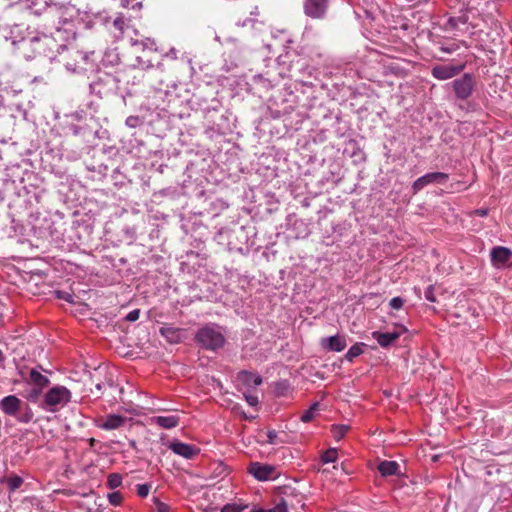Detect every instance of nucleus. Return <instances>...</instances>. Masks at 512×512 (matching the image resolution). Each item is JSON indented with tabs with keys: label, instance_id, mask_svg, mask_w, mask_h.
<instances>
[{
	"label": "nucleus",
	"instance_id": "nucleus-1",
	"mask_svg": "<svg viewBox=\"0 0 512 512\" xmlns=\"http://www.w3.org/2000/svg\"><path fill=\"white\" fill-rule=\"evenodd\" d=\"M7 41H11L15 51L26 59H32L36 52H39L40 45L45 44L52 50L55 46L52 34H42V36L28 37L24 34H12L6 37Z\"/></svg>",
	"mask_w": 512,
	"mask_h": 512
},
{
	"label": "nucleus",
	"instance_id": "nucleus-2",
	"mask_svg": "<svg viewBox=\"0 0 512 512\" xmlns=\"http://www.w3.org/2000/svg\"><path fill=\"white\" fill-rule=\"evenodd\" d=\"M196 341L208 350H217L225 344L224 331L218 325H207L196 333Z\"/></svg>",
	"mask_w": 512,
	"mask_h": 512
},
{
	"label": "nucleus",
	"instance_id": "nucleus-3",
	"mask_svg": "<svg viewBox=\"0 0 512 512\" xmlns=\"http://www.w3.org/2000/svg\"><path fill=\"white\" fill-rule=\"evenodd\" d=\"M71 394L65 386H54L50 388L44 397L46 409L55 411L58 408L67 404L70 400Z\"/></svg>",
	"mask_w": 512,
	"mask_h": 512
},
{
	"label": "nucleus",
	"instance_id": "nucleus-4",
	"mask_svg": "<svg viewBox=\"0 0 512 512\" xmlns=\"http://www.w3.org/2000/svg\"><path fill=\"white\" fill-rule=\"evenodd\" d=\"M248 473L260 482L271 481L278 477V472L274 466L259 462L251 463L248 467Z\"/></svg>",
	"mask_w": 512,
	"mask_h": 512
},
{
	"label": "nucleus",
	"instance_id": "nucleus-5",
	"mask_svg": "<svg viewBox=\"0 0 512 512\" xmlns=\"http://www.w3.org/2000/svg\"><path fill=\"white\" fill-rule=\"evenodd\" d=\"M408 330L404 325H396L394 327V331L390 332H380L374 331L372 332V338L376 340L378 345L382 348H387L391 346L394 342H396L401 335L406 333Z\"/></svg>",
	"mask_w": 512,
	"mask_h": 512
},
{
	"label": "nucleus",
	"instance_id": "nucleus-6",
	"mask_svg": "<svg viewBox=\"0 0 512 512\" xmlns=\"http://www.w3.org/2000/svg\"><path fill=\"white\" fill-rule=\"evenodd\" d=\"M511 258L512 250L507 247L496 246L490 251L491 264L496 269H502L507 266Z\"/></svg>",
	"mask_w": 512,
	"mask_h": 512
},
{
	"label": "nucleus",
	"instance_id": "nucleus-7",
	"mask_svg": "<svg viewBox=\"0 0 512 512\" xmlns=\"http://www.w3.org/2000/svg\"><path fill=\"white\" fill-rule=\"evenodd\" d=\"M448 180V175L445 173L434 172L428 173L413 183V191L417 193L421 189L431 185V183H445Z\"/></svg>",
	"mask_w": 512,
	"mask_h": 512
},
{
	"label": "nucleus",
	"instance_id": "nucleus-8",
	"mask_svg": "<svg viewBox=\"0 0 512 512\" xmlns=\"http://www.w3.org/2000/svg\"><path fill=\"white\" fill-rule=\"evenodd\" d=\"M168 448L176 455L184 459H193L198 453L199 449L194 445L186 444L180 441H172L168 444Z\"/></svg>",
	"mask_w": 512,
	"mask_h": 512
},
{
	"label": "nucleus",
	"instance_id": "nucleus-9",
	"mask_svg": "<svg viewBox=\"0 0 512 512\" xmlns=\"http://www.w3.org/2000/svg\"><path fill=\"white\" fill-rule=\"evenodd\" d=\"M328 0H306L304 3V12L312 18H321L326 13Z\"/></svg>",
	"mask_w": 512,
	"mask_h": 512
},
{
	"label": "nucleus",
	"instance_id": "nucleus-10",
	"mask_svg": "<svg viewBox=\"0 0 512 512\" xmlns=\"http://www.w3.org/2000/svg\"><path fill=\"white\" fill-rule=\"evenodd\" d=\"M461 66L440 65L432 69V76L440 81L452 79L460 73Z\"/></svg>",
	"mask_w": 512,
	"mask_h": 512
},
{
	"label": "nucleus",
	"instance_id": "nucleus-11",
	"mask_svg": "<svg viewBox=\"0 0 512 512\" xmlns=\"http://www.w3.org/2000/svg\"><path fill=\"white\" fill-rule=\"evenodd\" d=\"M453 87L456 95L461 98H467L473 89V82L469 76H464L461 79L454 80Z\"/></svg>",
	"mask_w": 512,
	"mask_h": 512
},
{
	"label": "nucleus",
	"instance_id": "nucleus-12",
	"mask_svg": "<svg viewBox=\"0 0 512 512\" xmlns=\"http://www.w3.org/2000/svg\"><path fill=\"white\" fill-rule=\"evenodd\" d=\"M21 400L16 395L5 396L0 401V410L7 415L14 416L20 409Z\"/></svg>",
	"mask_w": 512,
	"mask_h": 512
},
{
	"label": "nucleus",
	"instance_id": "nucleus-13",
	"mask_svg": "<svg viewBox=\"0 0 512 512\" xmlns=\"http://www.w3.org/2000/svg\"><path fill=\"white\" fill-rule=\"evenodd\" d=\"M322 346L330 351L341 352L346 348L347 343L344 336L334 335L328 338H324L322 340Z\"/></svg>",
	"mask_w": 512,
	"mask_h": 512
},
{
	"label": "nucleus",
	"instance_id": "nucleus-14",
	"mask_svg": "<svg viewBox=\"0 0 512 512\" xmlns=\"http://www.w3.org/2000/svg\"><path fill=\"white\" fill-rule=\"evenodd\" d=\"M179 416L176 414L166 416H153L149 419L150 424H156L164 429H171L179 424Z\"/></svg>",
	"mask_w": 512,
	"mask_h": 512
},
{
	"label": "nucleus",
	"instance_id": "nucleus-15",
	"mask_svg": "<svg viewBox=\"0 0 512 512\" xmlns=\"http://www.w3.org/2000/svg\"><path fill=\"white\" fill-rule=\"evenodd\" d=\"M377 470L382 477L401 475L399 463L396 461H381L377 466Z\"/></svg>",
	"mask_w": 512,
	"mask_h": 512
},
{
	"label": "nucleus",
	"instance_id": "nucleus-16",
	"mask_svg": "<svg viewBox=\"0 0 512 512\" xmlns=\"http://www.w3.org/2000/svg\"><path fill=\"white\" fill-rule=\"evenodd\" d=\"M125 421L126 418L122 415L110 414L98 424V427L104 430H114L124 425Z\"/></svg>",
	"mask_w": 512,
	"mask_h": 512
},
{
	"label": "nucleus",
	"instance_id": "nucleus-17",
	"mask_svg": "<svg viewBox=\"0 0 512 512\" xmlns=\"http://www.w3.org/2000/svg\"><path fill=\"white\" fill-rule=\"evenodd\" d=\"M129 43L132 47H135L137 50L141 49L143 51H158L155 41L148 37L143 39H134L133 37H130Z\"/></svg>",
	"mask_w": 512,
	"mask_h": 512
},
{
	"label": "nucleus",
	"instance_id": "nucleus-18",
	"mask_svg": "<svg viewBox=\"0 0 512 512\" xmlns=\"http://www.w3.org/2000/svg\"><path fill=\"white\" fill-rule=\"evenodd\" d=\"M237 379L239 383L246 387H257V385H261L262 383L260 376L246 371L240 372Z\"/></svg>",
	"mask_w": 512,
	"mask_h": 512
},
{
	"label": "nucleus",
	"instance_id": "nucleus-19",
	"mask_svg": "<svg viewBox=\"0 0 512 512\" xmlns=\"http://www.w3.org/2000/svg\"><path fill=\"white\" fill-rule=\"evenodd\" d=\"M73 54H74L75 64L71 65V64L67 63L65 65L66 69L72 73H79L81 71H84L85 68L81 65V63H85L87 61V59L89 58V56L87 54H83L79 51H74Z\"/></svg>",
	"mask_w": 512,
	"mask_h": 512
},
{
	"label": "nucleus",
	"instance_id": "nucleus-20",
	"mask_svg": "<svg viewBox=\"0 0 512 512\" xmlns=\"http://www.w3.org/2000/svg\"><path fill=\"white\" fill-rule=\"evenodd\" d=\"M160 333L170 343H178L182 337V331L174 327H162Z\"/></svg>",
	"mask_w": 512,
	"mask_h": 512
},
{
	"label": "nucleus",
	"instance_id": "nucleus-21",
	"mask_svg": "<svg viewBox=\"0 0 512 512\" xmlns=\"http://www.w3.org/2000/svg\"><path fill=\"white\" fill-rule=\"evenodd\" d=\"M363 353V344L356 343L349 348L347 351L345 358L347 361H352L354 358L360 356Z\"/></svg>",
	"mask_w": 512,
	"mask_h": 512
},
{
	"label": "nucleus",
	"instance_id": "nucleus-22",
	"mask_svg": "<svg viewBox=\"0 0 512 512\" xmlns=\"http://www.w3.org/2000/svg\"><path fill=\"white\" fill-rule=\"evenodd\" d=\"M319 410V403L318 402H314L309 409H307L302 415H301V420L303 422H310L314 417L315 415L317 414Z\"/></svg>",
	"mask_w": 512,
	"mask_h": 512
},
{
	"label": "nucleus",
	"instance_id": "nucleus-23",
	"mask_svg": "<svg viewBox=\"0 0 512 512\" xmlns=\"http://www.w3.org/2000/svg\"><path fill=\"white\" fill-rule=\"evenodd\" d=\"M349 427L347 425H334L332 427V436L335 440L340 441L348 431Z\"/></svg>",
	"mask_w": 512,
	"mask_h": 512
},
{
	"label": "nucleus",
	"instance_id": "nucleus-24",
	"mask_svg": "<svg viewBox=\"0 0 512 512\" xmlns=\"http://www.w3.org/2000/svg\"><path fill=\"white\" fill-rule=\"evenodd\" d=\"M122 482V476L120 474L113 473L108 476L107 485L111 489H117V487L122 485Z\"/></svg>",
	"mask_w": 512,
	"mask_h": 512
},
{
	"label": "nucleus",
	"instance_id": "nucleus-25",
	"mask_svg": "<svg viewBox=\"0 0 512 512\" xmlns=\"http://www.w3.org/2000/svg\"><path fill=\"white\" fill-rule=\"evenodd\" d=\"M30 378L31 381L39 387H44V385L48 383V379L35 370L31 371Z\"/></svg>",
	"mask_w": 512,
	"mask_h": 512
},
{
	"label": "nucleus",
	"instance_id": "nucleus-26",
	"mask_svg": "<svg viewBox=\"0 0 512 512\" xmlns=\"http://www.w3.org/2000/svg\"><path fill=\"white\" fill-rule=\"evenodd\" d=\"M8 488L10 491H17L23 484V479L19 476H13L8 479Z\"/></svg>",
	"mask_w": 512,
	"mask_h": 512
},
{
	"label": "nucleus",
	"instance_id": "nucleus-27",
	"mask_svg": "<svg viewBox=\"0 0 512 512\" xmlns=\"http://www.w3.org/2000/svg\"><path fill=\"white\" fill-rule=\"evenodd\" d=\"M337 459V450L329 449L322 455V461L324 463H333Z\"/></svg>",
	"mask_w": 512,
	"mask_h": 512
},
{
	"label": "nucleus",
	"instance_id": "nucleus-28",
	"mask_svg": "<svg viewBox=\"0 0 512 512\" xmlns=\"http://www.w3.org/2000/svg\"><path fill=\"white\" fill-rule=\"evenodd\" d=\"M244 508L245 506L237 503H227L222 507L221 512H241Z\"/></svg>",
	"mask_w": 512,
	"mask_h": 512
},
{
	"label": "nucleus",
	"instance_id": "nucleus-29",
	"mask_svg": "<svg viewBox=\"0 0 512 512\" xmlns=\"http://www.w3.org/2000/svg\"><path fill=\"white\" fill-rule=\"evenodd\" d=\"M108 499L112 505L118 506L121 504L123 496L121 492H111L110 494H108Z\"/></svg>",
	"mask_w": 512,
	"mask_h": 512
},
{
	"label": "nucleus",
	"instance_id": "nucleus-30",
	"mask_svg": "<svg viewBox=\"0 0 512 512\" xmlns=\"http://www.w3.org/2000/svg\"><path fill=\"white\" fill-rule=\"evenodd\" d=\"M403 305H404V299L401 298L400 296L392 297L389 301V306L392 309L399 310L403 307Z\"/></svg>",
	"mask_w": 512,
	"mask_h": 512
},
{
	"label": "nucleus",
	"instance_id": "nucleus-31",
	"mask_svg": "<svg viewBox=\"0 0 512 512\" xmlns=\"http://www.w3.org/2000/svg\"><path fill=\"white\" fill-rule=\"evenodd\" d=\"M137 489V495L140 497H146L149 495V491L151 489V486L148 484H141L136 486Z\"/></svg>",
	"mask_w": 512,
	"mask_h": 512
},
{
	"label": "nucleus",
	"instance_id": "nucleus-32",
	"mask_svg": "<svg viewBox=\"0 0 512 512\" xmlns=\"http://www.w3.org/2000/svg\"><path fill=\"white\" fill-rule=\"evenodd\" d=\"M425 298L430 302H436V296L434 292V286L432 284L425 290Z\"/></svg>",
	"mask_w": 512,
	"mask_h": 512
},
{
	"label": "nucleus",
	"instance_id": "nucleus-33",
	"mask_svg": "<svg viewBox=\"0 0 512 512\" xmlns=\"http://www.w3.org/2000/svg\"><path fill=\"white\" fill-rule=\"evenodd\" d=\"M256 24H261L260 22H258L256 19L254 18H247L244 22H243V27L244 28H252V29H260V27H257Z\"/></svg>",
	"mask_w": 512,
	"mask_h": 512
},
{
	"label": "nucleus",
	"instance_id": "nucleus-34",
	"mask_svg": "<svg viewBox=\"0 0 512 512\" xmlns=\"http://www.w3.org/2000/svg\"><path fill=\"white\" fill-rule=\"evenodd\" d=\"M270 512H287V504L284 500H281L273 508L269 509Z\"/></svg>",
	"mask_w": 512,
	"mask_h": 512
},
{
	"label": "nucleus",
	"instance_id": "nucleus-35",
	"mask_svg": "<svg viewBox=\"0 0 512 512\" xmlns=\"http://www.w3.org/2000/svg\"><path fill=\"white\" fill-rule=\"evenodd\" d=\"M458 21H461L462 24H465L466 23V20L462 21V19L459 17V18H449L448 19V22H447V25H446V29H457L458 26H457V22Z\"/></svg>",
	"mask_w": 512,
	"mask_h": 512
},
{
	"label": "nucleus",
	"instance_id": "nucleus-36",
	"mask_svg": "<svg viewBox=\"0 0 512 512\" xmlns=\"http://www.w3.org/2000/svg\"><path fill=\"white\" fill-rule=\"evenodd\" d=\"M139 316H140V310L134 309L126 315L125 319L127 321L134 322L139 319Z\"/></svg>",
	"mask_w": 512,
	"mask_h": 512
},
{
	"label": "nucleus",
	"instance_id": "nucleus-37",
	"mask_svg": "<svg viewBox=\"0 0 512 512\" xmlns=\"http://www.w3.org/2000/svg\"><path fill=\"white\" fill-rule=\"evenodd\" d=\"M154 502L157 512H169V506L166 503L158 499H155Z\"/></svg>",
	"mask_w": 512,
	"mask_h": 512
},
{
	"label": "nucleus",
	"instance_id": "nucleus-38",
	"mask_svg": "<svg viewBox=\"0 0 512 512\" xmlns=\"http://www.w3.org/2000/svg\"><path fill=\"white\" fill-rule=\"evenodd\" d=\"M139 123H140V119L138 116H129L126 119V125L131 128L137 127L139 125Z\"/></svg>",
	"mask_w": 512,
	"mask_h": 512
},
{
	"label": "nucleus",
	"instance_id": "nucleus-39",
	"mask_svg": "<svg viewBox=\"0 0 512 512\" xmlns=\"http://www.w3.org/2000/svg\"><path fill=\"white\" fill-rule=\"evenodd\" d=\"M113 25L115 27V29L119 30V31H123L124 29V18L123 17H117L114 22H113Z\"/></svg>",
	"mask_w": 512,
	"mask_h": 512
},
{
	"label": "nucleus",
	"instance_id": "nucleus-40",
	"mask_svg": "<svg viewBox=\"0 0 512 512\" xmlns=\"http://www.w3.org/2000/svg\"><path fill=\"white\" fill-rule=\"evenodd\" d=\"M245 399L251 406H256L258 403V397L254 394H245Z\"/></svg>",
	"mask_w": 512,
	"mask_h": 512
},
{
	"label": "nucleus",
	"instance_id": "nucleus-41",
	"mask_svg": "<svg viewBox=\"0 0 512 512\" xmlns=\"http://www.w3.org/2000/svg\"><path fill=\"white\" fill-rule=\"evenodd\" d=\"M276 437H277V433L275 431H268L267 432V442L269 444H274Z\"/></svg>",
	"mask_w": 512,
	"mask_h": 512
},
{
	"label": "nucleus",
	"instance_id": "nucleus-42",
	"mask_svg": "<svg viewBox=\"0 0 512 512\" xmlns=\"http://www.w3.org/2000/svg\"><path fill=\"white\" fill-rule=\"evenodd\" d=\"M164 57L174 60L177 58V51L174 48H171L168 52L164 54Z\"/></svg>",
	"mask_w": 512,
	"mask_h": 512
},
{
	"label": "nucleus",
	"instance_id": "nucleus-43",
	"mask_svg": "<svg viewBox=\"0 0 512 512\" xmlns=\"http://www.w3.org/2000/svg\"><path fill=\"white\" fill-rule=\"evenodd\" d=\"M488 213V210L486 208H479V209H476L474 210V214L480 216V217H485Z\"/></svg>",
	"mask_w": 512,
	"mask_h": 512
},
{
	"label": "nucleus",
	"instance_id": "nucleus-44",
	"mask_svg": "<svg viewBox=\"0 0 512 512\" xmlns=\"http://www.w3.org/2000/svg\"><path fill=\"white\" fill-rule=\"evenodd\" d=\"M57 296H58L59 298H63V299H65V300H67V301H71V295H70V294H67V293H65V292H57Z\"/></svg>",
	"mask_w": 512,
	"mask_h": 512
},
{
	"label": "nucleus",
	"instance_id": "nucleus-45",
	"mask_svg": "<svg viewBox=\"0 0 512 512\" xmlns=\"http://www.w3.org/2000/svg\"><path fill=\"white\" fill-rule=\"evenodd\" d=\"M31 15H32V12H31L29 9H26V10L24 11V16H25V18H29Z\"/></svg>",
	"mask_w": 512,
	"mask_h": 512
},
{
	"label": "nucleus",
	"instance_id": "nucleus-46",
	"mask_svg": "<svg viewBox=\"0 0 512 512\" xmlns=\"http://www.w3.org/2000/svg\"><path fill=\"white\" fill-rule=\"evenodd\" d=\"M121 4H122L123 7H128L129 0H121Z\"/></svg>",
	"mask_w": 512,
	"mask_h": 512
},
{
	"label": "nucleus",
	"instance_id": "nucleus-47",
	"mask_svg": "<svg viewBox=\"0 0 512 512\" xmlns=\"http://www.w3.org/2000/svg\"><path fill=\"white\" fill-rule=\"evenodd\" d=\"M253 512H270L269 509H255Z\"/></svg>",
	"mask_w": 512,
	"mask_h": 512
},
{
	"label": "nucleus",
	"instance_id": "nucleus-48",
	"mask_svg": "<svg viewBox=\"0 0 512 512\" xmlns=\"http://www.w3.org/2000/svg\"><path fill=\"white\" fill-rule=\"evenodd\" d=\"M3 105V96L0 95V107Z\"/></svg>",
	"mask_w": 512,
	"mask_h": 512
},
{
	"label": "nucleus",
	"instance_id": "nucleus-49",
	"mask_svg": "<svg viewBox=\"0 0 512 512\" xmlns=\"http://www.w3.org/2000/svg\"><path fill=\"white\" fill-rule=\"evenodd\" d=\"M135 6H136V7H138V8H141V7H142V3H141V2H138V3H136V5H135Z\"/></svg>",
	"mask_w": 512,
	"mask_h": 512
},
{
	"label": "nucleus",
	"instance_id": "nucleus-50",
	"mask_svg": "<svg viewBox=\"0 0 512 512\" xmlns=\"http://www.w3.org/2000/svg\"><path fill=\"white\" fill-rule=\"evenodd\" d=\"M64 47L63 46H58L57 47V52H59V49H63Z\"/></svg>",
	"mask_w": 512,
	"mask_h": 512
},
{
	"label": "nucleus",
	"instance_id": "nucleus-51",
	"mask_svg": "<svg viewBox=\"0 0 512 512\" xmlns=\"http://www.w3.org/2000/svg\"><path fill=\"white\" fill-rule=\"evenodd\" d=\"M415 292H416V293H420L419 288H415Z\"/></svg>",
	"mask_w": 512,
	"mask_h": 512
},
{
	"label": "nucleus",
	"instance_id": "nucleus-52",
	"mask_svg": "<svg viewBox=\"0 0 512 512\" xmlns=\"http://www.w3.org/2000/svg\"><path fill=\"white\" fill-rule=\"evenodd\" d=\"M23 24H15L14 26L15 27H19V26H22Z\"/></svg>",
	"mask_w": 512,
	"mask_h": 512
},
{
	"label": "nucleus",
	"instance_id": "nucleus-53",
	"mask_svg": "<svg viewBox=\"0 0 512 512\" xmlns=\"http://www.w3.org/2000/svg\"><path fill=\"white\" fill-rule=\"evenodd\" d=\"M2 428V420H0V429Z\"/></svg>",
	"mask_w": 512,
	"mask_h": 512
}]
</instances>
